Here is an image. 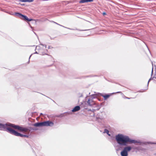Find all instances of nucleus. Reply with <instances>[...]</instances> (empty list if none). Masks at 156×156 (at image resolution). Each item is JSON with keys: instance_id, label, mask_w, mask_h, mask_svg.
<instances>
[{"instance_id": "1", "label": "nucleus", "mask_w": 156, "mask_h": 156, "mask_svg": "<svg viewBox=\"0 0 156 156\" xmlns=\"http://www.w3.org/2000/svg\"><path fill=\"white\" fill-rule=\"evenodd\" d=\"M115 140L119 145L125 146L120 153L121 156H128V152L132 149L131 146H128V144L138 143L141 145L144 144L140 140L132 139L129 136L121 134H118L116 135Z\"/></svg>"}, {"instance_id": "2", "label": "nucleus", "mask_w": 156, "mask_h": 156, "mask_svg": "<svg viewBox=\"0 0 156 156\" xmlns=\"http://www.w3.org/2000/svg\"><path fill=\"white\" fill-rule=\"evenodd\" d=\"M7 126H10L15 129H18L21 132H26L28 130L27 128H23L18 125H16L9 123L4 124L0 123V130L5 131Z\"/></svg>"}, {"instance_id": "3", "label": "nucleus", "mask_w": 156, "mask_h": 156, "mask_svg": "<svg viewBox=\"0 0 156 156\" xmlns=\"http://www.w3.org/2000/svg\"><path fill=\"white\" fill-rule=\"evenodd\" d=\"M80 106L77 105L75 106L70 111L65 112L64 113H62L58 115H51L50 117H64L65 116H67L70 115L72 114L73 112H75L80 110Z\"/></svg>"}, {"instance_id": "4", "label": "nucleus", "mask_w": 156, "mask_h": 156, "mask_svg": "<svg viewBox=\"0 0 156 156\" xmlns=\"http://www.w3.org/2000/svg\"><path fill=\"white\" fill-rule=\"evenodd\" d=\"M33 126L35 127L41 126H52L54 125V123L50 121H47L42 122H37L33 124Z\"/></svg>"}, {"instance_id": "5", "label": "nucleus", "mask_w": 156, "mask_h": 156, "mask_svg": "<svg viewBox=\"0 0 156 156\" xmlns=\"http://www.w3.org/2000/svg\"><path fill=\"white\" fill-rule=\"evenodd\" d=\"M10 127L13 128L10 126H7L5 131H7L11 134H12L16 136H20L21 137H23L24 134H21L18 132L12 129Z\"/></svg>"}, {"instance_id": "6", "label": "nucleus", "mask_w": 156, "mask_h": 156, "mask_svg": "<svg viewBox=\"0 0 156 156\" xmlns=\"http://www.w3.org/2000/svg\"><path fill=\"white\" fill-rule=\"evenodd\" d=\"M9 14L12 15H15L17 17H19L21 20H23L27 22L33 20V19L29 18L26 16L24 15L19 12H15L13 14H11V13Z\"/></svg>"}, {"instance_id": "7", "label": "nucleus", "mask_w": 156, "mask_h": 156, "mask_svg": "<svg viewBox=\"0 0 156 156\" xmlns=\"http://www.w3.org/2000/svg\"><path fill=\"white\" fill-rule=\"evenodd\" d=\"M120 91L117 92L116 93H108L107 94H103V93H98V94H100V95L102 96L104 98V100H106L110 96H111L113 94L116 93H121Z\"/></svg>"}, {"instance_id": "8", "label": "nucleus", "mask_w": 156, "mask_h": 156, "mask_svg": "<svg viewBox=\"0 0 156 156\" xmlns=\"http://www.w3.org/2000/svg\"><path fill=\"white\" fill-rule=\"evenodd\" d=\"M87 103L88 105L90 106L91 107H93L95 105L96 103V102L94 101L93 100L90 99V98H89L87 101Z\"/></svg>"}, {"instance_id": "9", "label": "nucleus", "mask_w": 156, "mask_h": 156, "mask_svg": "<svg viewBox=\"0 0 156 156\" xmlns=\"http://www.w3.org/2000/svg\"><path fill=\"white\" fill-rule=\"evenodd\" d=\"M27 114L29 116H31L32 117H34L36 116H38V113L36 112H31L30 111H28L27 112Z\"/></svg>"}, {"instance_id": "10", "label": "nucleus", "mask_w": 156, "mask_h": 156, "mask_svg": "<svg viewBox=\"0 0 156 156\" xmlns=\"http://www.w3.org/2000/svg\"><path fill=\"white\" fill-rule=\"evenodd\" d=\"M102 105V103H101L100 105H97L96 103L94 106L92 107L94 108V110H98L101 108V106Z\"/></svg>"}, {"instance_id": "11", "label": "nucleus", "mask_w": 156, "mask_h": 156, "mask_svg": "<svg viewBox=\"0 0 156 156\" xmlns=\"http://www.w3.org/2000/svg\"><path fill=\"white\" fill-rule=\"evenodd\" d=\"M153 67H152V70H151V77L149 80L148 81V83H147V87L148 86V84H149V82H150V81L151 80H153V78H155V74H154V76L152 77V76H153Z\"/></svg>"}, {"instance_id": "12", "label": "nucleus", "mask_w": 156, "mask_h": 156, "mask_svg": "<svg viewBox=\"0 0 156 156\" xmlns=\"http://www.w3.org/2000/svg\"><path fill=\"white\" fill-rule=\"evenodd\" d=\"M94 0H80L79 1V3H84L88 2H93Z\"/></svg>"}, {"instance_id": "13", "label": "nucleus", "mask_w": 156, "mask_h": 156, "mask_svg": "<svg viewBox=\"0 0 156 156\" xmlns=\"http://www.w3.org/2000/svg\"><path fill=\"white\" fill-rule=\"evenodd\" d=\"M99 95H100V94H98V93L95 94H93L90 95V98L93 100V99L97 98V97Z\"/></svg>"}, {"instance_id": "14", "label": "nucleus", "mask_w": 156, "mask_h": 156, "mask_svg": "<svg viewBox=\"0 0 156 156\" xmlns=\"http://www.w3.org/2000/svg\"><path fill=\"white\" fill-rule=\"evenodd\" d=\"M104 133H106L109 136H111V134L109 133V131L107 129H105L104 130V132H103Z\"/></svg>"}, {"instance_id": "15", "label": "nucleus", "mask_w": 156, "mask_h": 156, "mask_svg": "<svg viewBox=\"0 0 156 156\" xmlns=\"http://www.w3.org/2000/svg\"><path fill=\"white\" fill-rule=\"evenodd\" d=\"M98 76L96 75H90L89 76H83V78H85L86 77H94V76Z\"/></svg>"}, {"instance_id": "16", "label": "nucleus", "mask_w": 156, "mask_h": 156, "mask_svg": "<svg viewBox=\"0 0 156 156\" xmlns=\"http://www.w3.org/2000/svg\"><path fill=\"white\" fill-rule=\"evenodd\" d=\"M59 25V26H62V27H65V28H67V29H69L71 30H74V29H71V28H69L66 27H64V26H62V25H60V24H59V25Z\"/></svg>"}, {"instance_id": "17", "label": "nucleus", "mask_w": 156, "mask_h": 156, "mask_svg": "<svg viewBox=\"0 0 156 156\" xmlns=\"http://www.w3.org/2000/svg\"><path fill=\"white\" fill-rule=\"evenodd\" d=\"M101 120V119H100V118H96V120L99 122H100V120Z\"/></svg>"}, {"instance_id": "18", "label": "nucleus", "mask_w": 156, "mask_h": 156, "mask_svg": "<svg viewBox=\"0 0 156 156\" xmlns=\"http://www.w3.org/2000/svg\"><path fill=\"white\" fill-rule=\"evenodd\" d=\"M19 2H27V0H20L19 1Z\"/></svg>"}, {"instance_id": "19", "label": "nucleus", "mask_w": 156, "mask_h": 156, "mask_svg": "<svg viewBox=\"0 0 156 156\" xmlns=\"http://www.w3.org/2000/svg\"><path fill=\"white\" fill-rule=\"evenodd\" d=\"M40 44L43 46H44L45 47V48H46V47H47V45L46 44H41V43Z\"/></svg>"}, {"instance_id": "20", "label": "nucleus", "mask_w": 156, "mask_h": 156, "mask_svg": "<svg viewBox=\"0 0 156 156\" xmlns=\"http://www.w3.org/2000/svg\"><path fill=\"white\" fill-rule=\"evenodd\" d=\"M33 1V0H27V2H32Z\"/></svg>"}, {"instance_id": "21", "label": "nucleus", "mask_w": 156, "mask_h": 156, "mask_svg": "<svg viewBox=\"0 0 156 156\" xmlns=\"http://www.w3.org/2000/svg\"><path fill=\"white\" fill-rule=\"evenodd\" d=\"M41 55H48L47 54H46V53H44V52H42V54H40Z\"/></svg>"}, {"instance_id": "22", "label": "nucleus", "mask_w": 156, "mask_h": 156, "mask_svg": "<svg viewBox=\"0 0 156 156\" xmlns=\"http://www.w3.org/2000/svg\"><path fill=\"white\" fill-rule=\"evenodd\" d=\"M102 15L103 16L106 15H107V13L105 12H104L102 13Z\"/></svg>"}, {"instance_id": "23", "label": "nucleus", "mask_w": 156, "mask_h": 156, "mask_svg": "<svg viewBox=\"0 0 156 156\" xmlns=\"http://www.w3.org/2000/svg\"><path fill=\"white\" fill-rule=\"evenodd\" d=\"M29 136L27 135H24L23 137H28Z\"/></svg>"}, {"instance_id": "24", "label": "nucleus", "mask_w": 156, "mask_h": 156, "mask_svg": "<svg viewBox=\"0 0 156 156\" xmlns=\"http://www.w3.org/2000/svg\"><path fill=\"white\" fill-rule=\"evenodd\" d=\"M18 4H20L21 5H23V6L25 5V4H24V3H23V4H21L20 2Z\"/></svg>"}, {"instance_id": "25", "label": "nucleus", "mask_w": 156, "mask_h": 156, "mask_svg": "<svg viewBox=\"0 0 156 156\" xmlns=\"http://www.w3.org/2000/svg\"><path fill=\"white\" fill-rule=\"evenodd\" d=\"M53 48V47L51 46H49L48 47V49H51V48Z\"/></svg>"}, {"instance_id": "26", "label": "nucleus", "mask_w": 156, "mask_h": 156, "mask_svg": "<svg viewBox=\"0 0 156 156\" xmlns=\"http://www.w3.org/2000/svg\"><path fill=\"white\" fill-rule=\"evenodd\" d=\"M51 22H53V23H55V24H57V25H59V24H58V23H56V22H54V21H51Z\"/></svg>"}, {"instance_id": "27", "label": "nucleus", "mask_w": 156, "mask_h": 156, "mask_svg": "<svg viewBox=\"0 0 156 156\" xmlns=\"http://www.w3.org/2000/svg\"><path fill=\"white\" fill-rule=\"evenodd\" d=\"M76 30H78L80 31H85V30H80L77 29H76Z\"/></svg>"}, {"instance_id": "28", "label": "nucleus", "mask_w": 156, "mask_h": 156, "mask_svg": "<svg viewBox=\"0 0 156 156\" xmlns=\"http://www.w3.org/2000/svg\"><path fill=\"white\" fill-rule=\"evenodd\" d=\"M149 144H156V143H151V142H149L148 143Z\"/></svg>"}, {"instance_id": "29", "label": "nucleus", "mask_w": 156, "mask_h": 156, "mask_svg": "<svg viewBox=\"0 0 156 156\" xmlns=\"http://www.w3.org/2000/svg\"><path fill=\"white\" fill-rule=\"evenodd\" d=\"M43 115V113H40V115H38L37 117H40V115Z\"/></svg>"}, {"instance_id": "30", "label": "nucleus", "mask_w": 156, "mask_h": 156, "mask_svg": "<svg viewBox=\"0 0 156 156\" xmlns=\"http://www.w3.org/2000/svg\"><path fill=\"white\" fill-rule=\"evenodd\" d=\"M32 55H31L29 57V61L28 62V63H29V62H30V59L31 57V56Z\"/></svg>"}, {"instance_id": "31", "label": "nucleus", "mask_w": 156, "mask_h": 156, "mask_svg": "<svg viewBox=\"0 0 156 156\" xmlns=\"http://www.w3.org/2000/svg\"><path fill=\"white\" fill-rule=\"evenodd\" d=\"M34 54H38V53L37 52V51H36L34 53Z\"/></svg>"}, {"instance_id": "32", "label": "nucleus", "mask_w": 156, "mask_h": 156, "mask_svg": "<svg viewBox=\"0 0 156 156\" xmlns=\"http://www.w3.org/2000/svg\"><path fill=\"white\" fill-rule=\"evenodd\" d=\"M98 101H101V100L99 98H98Z\"/></svg>"}, {"instance_id": "33", "label": "nucleus", "mask_w": 156, "mask_h": 156, "mask_svg": "<svg viewBox=\"0 0 156 156\" xmlns=\"http://www.w3.org/2000/svg\"><path fill=\"white\" fill-rule=\"evenodd\" d=\"M36 118V119H37V120H38L40 118H37H37Z\"/></svg>"}, {"instance_id": "34", "label": "nucleus", "mask_w": 156, "mask_h": 156, "mask_svg": "<svg viewBox=\"0 0 156 156\" xmlns=\"http://www.w3.org/2000/svg\"><path fill=\"white\" fill-rule=\"evenodd\" d=\"M125 98H126L128 99H130V98H127V97H125Z\"/></svg>"}, {"instance_id": "35", "label": "nucleus", "mask_w": 156, "mask_h": 156, "mask_svg": "<svg viewBox=\"0 0 156 156\" xmlns=\"http://www.w3.org/2000/svg\"><path fill=\"white\" fill-rule=\"evenodd\" d=\"M33 130H36L37 129H33Z\"/></svg>"}, {"instance_id": "36", "label": "nucleus", "mask_w": 156, "mask_h": 156, "mask_svg": "<svg viewBox=\"0 0 156 156\" xmlns=\"http://www.w3.org/2000/svg\"><path fill=\"white\" fill-rule=\"evenodd\" d=\"M105 79L106 80H107V81H108L110 82V81H109V80H107L105 78Z\"/></svg>"}, {"instance_id": "37", "label": "nucleus", "mask_w": 156, "mask_h": 156, "mask_svg": "<svg viewBox=\"0 0 156 156\" xmlns=\"http://www.w3.org/2000/svg\"><path fill=\"white\" fill-rule=\"evenodd\" d=\"M47 117H49V115H47Z\"/></svg>"}, {"instance_id": "38", "label": "nucleus", "mask_w": 156, "mask_h": 156, "mask_svg": "<svg viewBox=\"0 0 156 156\" xmlns=\"http://www.w3.org/2000/svg\"><path fill=\"white\" fill-rule=\"evenodd\" d=\"M37 47H38L37 46H36V48L35 50L36 49V48H37Z\"/></svg>"}, {"instance_id": "39", "label": "nucleus", "mask_w": 156, "mask_h": 156, "mask_svg": "<svg viewBox=\"0 0 156 156\" xmlns=\"http://www.w3.org/2000/svg\"><path fill=\"white\" fill-rule=\"evenodd\" d=\"M46 51L47 52H48V50L47 49L46 50Z\"/></svg>"}, {"instance_id": "40", "label": "nucleus", "mask_w": 156, "mask_h": 156, "mask_svg": "<svg viewBox=\"0 0 156 156\" xmlns=\"http://www.w3.org/2000/svg\"><path fill=\"white\" fill-rule=\"evenodd\" d=\"M30 118H31V117H30V118H29V119H28L29 120V119H30Z\"/></svg>"}, {"instance_id": "41", "label": "nucleus", "mask_w": 156, "mask_h": 156, "mask_svg": "<svg viewBox=\"0 0 156 156\" xmlns=\"http://www.w3.org/2000/svg\"><path fill=\"white\" fill-rule=\"evenodd\" d=\"M147 88L146 89H145V90H147Z\"/></svg>"}, {"instance_id": "42", "label": "nucleus", "mask_w": 156, "mask_h": 156, "mask_svg": "<svg viewBox=\"0 0 156 156\" xmlns=\"http://www.w3.org/2000/svg\"><path fill=\"white\" fill-rule=\"evenodd\" d=\"M155 77H156V74H155Z\"/></svg>"}, {"instance_id": "43", "label": "nucleus", "mask_w": 156, "mask_h": 156, "mask_svg": "<svg viewBox=\"0 0 156 156\" xmlns=\"http://www.w3.org/2000/svg\"><path fill=\"white\" fill-rule=\"evenodd\" d=\"M34 33L35 34H36V33H35L34 32Z\"/></svg>"}, {"instance_id": "44", "label": "nucleus", "mask_w": 156, "mask_h": 156, "mask_svg": "<svg viewBox=\"0 0 156 156\" xmlns=\"http://www.w3.org/2000/svg\"><path fill=\"white\" fill-rule=\"evenodd\" d=\"M155 67H156V66H155V65L154 66Z\"/></svg>"}, {"instance_id": "45", "label": "nucleus", "mask_w": 156, "mask_h": 156, "mask_svg": "<svg viewBox=\"0 0 156 156\" xmlns=\"http://www.w3.org/2000/svg\"><path fill=\"white\" fill-rule=\"evenodd\" d=\"M155 78L156 79V77H155Z\"/></svg>"}, {"instance_id": "46", "label": "nucleus", "mask_w": 156, "mask_h": 156, "mask_svg": "<svg viewBox=\"0 0 156 156\" xmlns=\"http://www.w3.org/2000/svg\"><path fill=\"white\" fill-rule=\"evenodd\" d=\"M34 0H33V1H34Z\"/></svg>"}]
</instances>
